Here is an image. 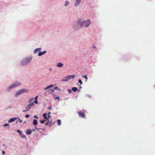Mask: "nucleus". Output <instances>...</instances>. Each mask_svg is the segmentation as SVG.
Wrapping results in <instances>:
<instances>
[{"label": "nucleus", "instance_id": "obj_1", "mask_svg": "<svg viewBox=\"0 0 155 155\" xmlns=\"http://www.w3.org/2000/svg\"><path fill=\"white\" fill-rule=\"evenodd\" d=\"M82 26V24L81 20L79 19L78 22H74L73 25V28L76 30H77L81 28Z\"/></svg>", "mask_w": 155, "mask_h": 155}, {"label": "nucleus", "instance_id": "obj_2", "mask_svg": "<svg viewBox=\"0 0 155 155\" xmlns=\"http://www.w3.org/2000/svg\"><path fill=\"white\" fill-rule=\"evenodd\" d=\"M21 84V83L19 82H16L13 83L12 85L9 86L7 89L8 91H9L11 89H12L14 87L18 86Z\"/></svg>", "mask_w": 155, "mask_h": 155}, {"label": "nucleus", "instance_id": "obj_3", "mask_svg": "<svg viewBox=\"0 0 155 155\" xmlns=\"http://www.w3.org/2000/svg\"><path fill=\"white\" fill-rule=\"evenodd\" d=\"M91 21L90 20H86L83 21L82 26H84L86 27H88L91 24Z\"/></svg>", "mask_w": 155, "mask_h": 155}, {"label": "nucleus", "instance_id": "obj_4", "mask_svg": "<svg viewBox=\"0 0 155 155\" xmlns=\"http://www.w3.org/2000/svg\"><path fill=\"white\" fill-rule=\"evenodd\" d=\"M28 91V90L26 89H22L19 90L16 93L15 95L16 96H18L21 94L24 93H26Z\"/></svg>", "mask_w": 155, "mask_h": 155}, {"label": "nucleus", "instance_id": "obj_5", "mask_svg": "<svg viewBox=\"0 0 155 155\" xmlns=\"http://www.w3.org/2000/svg\"><path fill=\"white\" fill-rule=\"evenodd\" d=\"M17 132L18 133L20 137L22 138H25L26 137L25 135L23 134L21 131L19 130H17Z\"/></svg>", "mask_w": 155, "mask_h": 155}, {"label": "nucleus", "instance_id": "obj_6", "mask_svg": "<svg viewBox=\"0 0 155 155\" xmlns=\"http://www.w3.org/2000/svg\"><path fill=\"white\" fill-rule=\"evenodd\" d=\"M78 114L80 117H81L84 118H85L84 113L82 111H78Z\"/></svg>", "mask_w": 155, "mask_h": 155}, {"label": "nucleus", "instance_id": "obj_7", "mask_svg": "<svg viewBox=\"0 0 155 155\" xmlns=\"http://www.w3.org/2000/svg\"><path fill=\"white\" fill-rule=\"evenodd\" d=\"M18 118V117H15L11 118L8 121V123H10L14 121L17 120Z\"/></svg>", "mask_w": 155, "mask_h": 155}, {"label": "nucleus", "instance_id": "obj_8", "mask_svg": "<svg viewBox=\"0 0 155 155\" xmlns=\"http://www.w3.org/2000/svg\"><path fill=\"white\" fill-rule=\"evenodd\" d=\"M81 2V0H76L75 3V6H78Z\"/></svg>", "mask_w": 155, "mask_h": 155}, {"label": "nucleus", "instance_id": "obj_9", "mask_svg": "<svg viewBox=\"0 0 155 155\" xmlns=\"http://www.w3.org/2000/svg\"><path fill=\"white\" fill-rule=\"evenodd\" d=\"M27 62L26 61H25V59L24 60H23L22 62L21 63V64L22 65H25L27 64Z\"/></svg>", "mask_w": 155, "mask_h": 155}, {"label": "nucleus", "instance_id": "obj_10", "mask_svg": "<svg viewBox=\"0 0 155 155\" xmlns=\"http://www.w3.org/2000/svg\"><path fill=\"white\" fill-rule=\"evenodd\" d=\"M46 52V51H44L43 52H39L38 53V55L39 56H41L43 54H45Z\"/></svg>", "mask_w": 155, "mask_h": 155}, {"label": "nucleus", "instance_id": "obj_11", "mask_svg": "<svg viewBox=\"0 0 155 155\" xmlns=\"http://www.w3.org/2000/svg\"><path fill=\"white\" fill-rule=\"evenodd\" d=\"M25 61H26L27 63H28L29 62H30V61L31 60V58H27L25 59Z\"/></svg>", "mask_w": 155, "mask_h": 155}, {"label": "nucleus", "instance_id": "obj_12", "mask_svg": "<svg viewBox=\"0 0 155 155\" xmlns=\"http://www.w3.org/2000/svg\"><path fill=\"white\" fill-rule=\"evenodd\" d=\"M30 108V107L29 106V105H28L26 107V110H23V112H25L26 111H28Z\"/></svg>", "mask_w": 155, "mask_h": 155}, {"label": "nucleus", "instance_id": "obj_13", "mask_svg": "<svg viewBox=\"0 0 155 155\" xmlns=\"http://www.w3.org/2000/svg\"><path fill=\"white\" fill-rule=\"evenodd\" d=\"M63 66V64L61 63H58L57 66L58 67H62Z\"/></svg>", "mask_w": 155, "mask_h": 155}, {"label": "nucleus", "instance_id": "obj_14", "mask_svg": "<svg viewBox=\"0 0 155 155\" xmlns=\"http://www.w3.org/2000/svg\"><path fill=\"white\" fill-rule=\"evenodd\" d=\"M31 131L30 129H28L26 131V133L28 135H30L31 133Z\"/></svg>", "mask_w": 155, "mask_h": 155}, {"label": "nucleus", "instance_id": "obj_15", "mask_svg": "<svg viewBox=\"0 0 155 155\" xmlns=\"http://www.w3.org/2000/svg\"><path fill=\"white\" fill-rule=\"evenodd\" d=\"M69 80V78L68 76L64 78L61 80L62 81H67Z\"/></svg>", "mask_w": 155, "mask_h": 155}, {"label": "nucleus", "instance_id": "obj_16", "mask_svg": "<svg viewBox=\"0 0 155 155\" xmlns=\"http://www.w3.org/2000/svg\"><path fill=\"white\" fill-rule=\"evenodd\" d=\"M41 48H37L34 51V53L35 54L38 51H40Z\"/></svg>", "mask_w": 155, "mask_h": 155}, {"label": "nucleus", "instance_id": "obj_17", "mask_svg": "<svg viewBox=\"0 0 155 155\" xmlns=\"http://www.w3.org/2000/svg\"><path fill=\"white\" fill-rule=\"evenodd\" d=\"M33 124L34 125H36L38 124L37 121L36 119H34L33 120Z\"/></svg>", "mask_w": 155, "mask_h": 155}, {"label": "nucleus", "instance_id": "obj_18", "mask_svg": "<svg viewBox=\"0 0 155 155\" xmlns=\"http://www.w3.org/2000/svg\"><path fill=\"white\" fill-rule=\"evenodd\" d=\"M72 90L74 92H75L78 91V89L77 88V87H72Z\"/></svg>", "mask_w": 155, "mask_h": 155}, {"label": "nucleus", "instance_id": "obj_19", "mask_svg": "<svg viewBox=\"0 0 155 155\" xmlns=\"http://www.w3.org/2000/svg\"><path fill=\"white\" fill-rule=\"evenodd\" d=\"M69 79L74 78L75 77V75H69L68 76Z\"/></svg>", "mask_w": 155, "mask_h": 155}, {"label": "nucleus", "instance_id": "obj_20", "mask_svg": "<svg viewBox=\"0 0 155 155\" xmlns=\"http://www.w3.org/2000/svg\"><path fill=\"white\" fill-rule=\"evenodd\" d=\"M53 86V84L50 85L49 86H47L45 88H44V90H46V89H47L48 88H49L52 87Z\"/></svg>", "mask_w": 155, "mask_h": 155}, {"label": "nucleus", "instance_id": "obj_21", "mask_svg": "<svg viewBox=\"0 0 155 155\" xmlns=\"http://www.w3.org/2000/svg\"><path fill=\"white\" fill-rule=\"evenodd\" d=\"M38 96L35 97V101H34V103H35V104H37L38 103V102L37 101V98H38Z\"/></svg>", "mask_w": 155, "mask_h": 155}, {"label": "nucleus", "instance_id": "obj_22", "mask_svg": "<svg viewBox=\"0 0 155 155\" xmlns=\"http://www.w3.org/2000/svg\"><path fill=\"white\" fill-rule=\"evenodd\" d=\"M43 116L44 119H46L47 120H48V118L46 116V114L45 113H44L43 115Z\"/></svg>", "mask_w": 155, "mask_h": 155}, {"label": "nucleus", "instance_id": "obj_23", "mask_svg": "<svg viewBox=\"0 0 155 155\" xmlns=\"http://www.w3.org/2000/svg\"><path fill=\"white\" fill-rule=\"evenodd\" d=\"M69 4V2H68V1H66L65 4H64V5L65 6H67Z\"/></svg>", "mask_w": 155, "mask_h": 155}, {"label": "nucleus", "instance_id": "obj_24", "mask_svg": "<svg viewBox=\"0 0 155 155\" xmlns=\"http://www.w3.org/2000/svg\"><path fill=\"white\" fill-rule=\"evenodd\" d=\"M58 125L59 126L61 124V121L60 120H58L57 121Z\"/></svg>", "mask_w": 155, "mask_h": 155}, {"label": "nucleus", "instance_id": "obj_25", "mask_svg": "<svg viewBox=\"0 0 155 155\" xmlns=\"http://www.w3.org/2000/svg\"><path fill=\"white\" fill-rule=\"evenodd\" d=\"M18 120L16 121V123H18V121H19V123H21V122H22V120H20V118H18Z\"/></svg>", "mask_w": 155, "mask_h": 155}, {"label": "nucleus", "instance_id": "obj_26", "mask_svg": "<svg viewBox=\"0 0 155 155\" xmlns=\"http://www.w3.org/2000/svg\"><path fill=\"white\" fill-rule=\"evenodd\" d=\"M54 99L55 100H57L58 101H60V98L59 97H54Z\"/></svg>", "mask_w": 155, "mask_h": 155}, {"label": "nucleus", "instance_id": "obj_27", "mask_svg": "<svg viewBox=\"0 0 155 155\" xmlns=\"http://www.w3.org/2000/svg\"><path fill=\"white\" fill-rule=\"evenodd\" d=\"M29 106L31 107L34 105V104L33 103H30V104H28Z\"/></svg>", "mask_w": 155, "mask_h": 155}, {"label": "nucleus", "instance_id": "obj_28", "mask_svg": "<svg viewBox=\"0 0 155 155\" xmlns=\"http://www.w3.org/2000/svg\"><path fill=\"white\" fill-rule=\"evenodd\" d=\"M29 106L31 107L34 105V104L33 103H30V104H28Z\"/></svg>", "mask_w": 155, "mask_h": 155}, {"label": "nucleus", "instance_id": "obj_29", "mask_svg": "<svg viewBox=\"0 0 155 155\" xmlns=\"http://www.w3.org/2000/svg\"><path fill=\"white\" fill-rule=\"evenodd\" d=\"M78 82L81 84H82V82L81 79L78 80Z\"/></svg>", "mask_w": 155, "mask_h": 155}, {"label": "nucleus", "instance_id": "obj_30", "mask_svg": "<svg viewBox=\"0 0 155 155\" xmlns=\"http://www.w3.org/2000/svg\"><path fill=\"white\" fill-rule=\"evenodd\" d=\"M48 120V121L47 122H46V123H45V125H47L49 123V119L48 120Z\"/></svg>", "mask_w": 155, "mask_h": 155}, {"label": "nucleus", "instance_id": "obj_31", "mask_svg": "<svg viewBox=\"0 0 155 155\" xmlns=\"http://www.w3.org/2000/svg\"><path fill=\"white\" fill-rule=\"evenodd\" d=\"M68 91L69 93H71V89H68Z\"/></svg>", "mask_w": 155, "mask_h": 155}, {"label": "nucleus", "instance_id": "obj_32", "mask_svg": "<svg viewBox=\"0 0 155 155\" xmlns=\"http://www.w3.org/2000/svg\"><path fill=\"white\" fill-rule=\"evenodd\" d=\"M34 98H32L30 99L29 100V102L30 103H31L34 100Z\"/></svg>", "mask_w": 155, "mask_h": 155}, {"label": "nucleus", "instance_id": "obj_33", "mask_svg": "<svg viewBox=\"0 0 155 155\" xmlns=\"http://www.w3.org/2000/svg\"><path fill=\"white\" fill-rule=\"evenodd\" d=\"M82 77H84L86 79H88V78H87V76H84V75H82Z\"/></svg>", "mask_w": 155, "mask_h": 155}, {"label": "nucleus", "instance_id": "obj_34", "mask_svg": "<svg viewBox=\"0 0 155 155\" xmlns=\"http://www.w3.org/2000/svg\"><path fill=\"white\" fill-rule=\"evenodd\" d=\"M29 117V114H26L25 115V117L26 118H28Z\"/></svg>", "mask_w": 155, "mask_h": 155}, {"label": "nucleus", "instance_id": "obj_35", "mask_svg": "<svg viewBox=\"0 0 155 155\" xmlns=\"http://www.w3.org/2000/svg\"><path fill=\"white\" fill-rule=\"evenodd\" d=\"M40 122L41 123V124H43L44 123V121L43 120H40Z\"/></svg>", "mask_w": 155, "mask_h": 155}, {"label": "nucleus", "instance_id": "obj_36", "mask_svg": "<svg viewBox=\"0 0 155 155\" xmlns=\"http://www.w3.org/2000/svg\"><path fill=\"white\" fill-rule=\"evenodd\" d=\"M48 109L49 110H51L52 109V107L51 106L48 107Z\"/></svg>", "mask_w": 155, "mask_h": 155}, {"label": "nucleus", "instance_id": "obj_37", "mask_svg": "<svg viewBox=\"0 0 155 155\" xmlns=\"http://www.w3.org/2000/svg\"><path fill=\"white\" fill-rule=\"evenodd\" d=\"M50 90L52 93L54 91V90L53 89H50Z\"/></svg>", "mask_w": 155, "mask_h": 155}, {"label": "nucleus", "instance_id": "obj_38", "mask_svg": "<svg viewBox=\"0 0 155 155\" xmlns=\"http://www.w3.org/2000/svg\"><path fill=\"white\" fill-rule=\"evenodd\" d=\"M9 125V124H5L4 125V126H6L7 125Z\"/></svg>", "mask_w": 155, "mask_h": 155}, {"label": "nucleus", "instance_id": "obj_39", "mask_svg": "<svg viewBox=\"0 0 155 155\" xmlns=\"http://www.w3.org/2000/svg\"><path fill=\"white\" fill-rule=\"evenodd\" d=\"M5 153V152L4 151H2V154H4Z\"/></svg>", "mask_w": 155, "mask_h": 155}, {"label": "nucleus", "instance_id": "obj_40", "mask_svg": "<svg viewBox=\"0 0 155 155\" xmlns=\"http://www.w3.org/2000/svg\"><path fill=\"white\" fill-rule=\"evenodd\" d=\"M34 118H37V119L38 118V117L37 116H36V115H35L34 116Z\"/></svg>", "mask_w": 155, "mask_h": 155}, {"label": "nucleus", "instance_id": "obj_41", "mask_svg": "<svg viewBox=\"0 0 155 155\" xmlns=\"http://www.w3.org/2000/svg\"><path fill=\"white\" fill-rule=\"evenodd\" d=\"M58 87H56L54 88V89H58Z\"/></svg>", "mask_w": 155, "mask_h": 155}, {"label": "nucleus", "instance_id": "obj_42", "mask_svg": "<svg viewBox=\"0 0 155 155\" xmlns=\"http://www.w3.org/2000/svg\"><path fill=\"white\" fill-rule=\"evenodd\" d=\"M48 117L49 118L51 117V116L50 115H48Z\"/></svg>", "mask_w": 155, "mask_h": 155}, {"label": "nucleus", "instance_id": "obj_43", "mask_svg": "<svg viewBox=\"0 0 155 155\" xmlns=\"http://www.w3.org/2000/svg\"><path fill=\"white\" fill-rule=\"evenodd\" d=\"M51 114V112H49L48 114V115H50V114Z\"/></svg>", "mask_w": 155, "mask_h": 155}, {"label": "nucleus", "instance_id": "obj_44", "mask_svg": "<svg viewBox=\"0 0 155 155\" xmlns=\"http://www.w3.org/2000/svg\"><path fill=\"white\" fill-rule=\"evenodd\" d=\"M46 119H45L43 120L44 121V122L46 121Z\"/></svg>", "mask_w": 155, "mask_h": 155}, {"label": "nucleus", "instance_id": "obj_45", "mask_svg": "<svg viewBox=\"0 0 155 155\" xmlns=\"http://www.w3.org/2000/svg\"><path fill=\"white\" fill-rule=\"evenodd\" d=\"M93 48H96V47H95V46H93Z\"/></svg>", "mask_w": 155, "mask_h": 155}, {"label": "nucleus", "instance_id": "obj_46", "mask_svg": "<svg viewBox=\"0 0 155 155\" xmlns=\"http://www.w3.org/2000/svg\"><path fill=\"white\" fill-rule=\"evenodd\" d=\"M50 71H51L52 70V69L51 68H50Z\"/></svg>", "mask_w": 155, "mask_h": 155}]
</instances>
